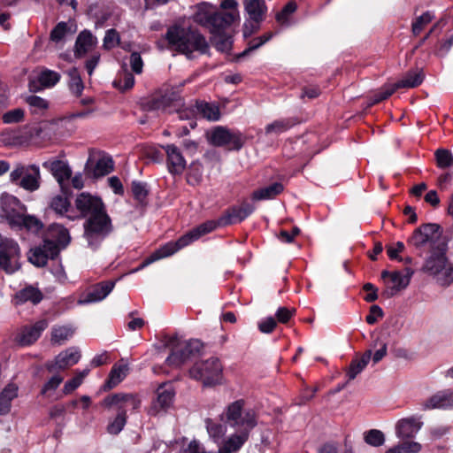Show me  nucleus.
I'll use <instances>...</instances> for the list:
<instances>
[{
  "label": "nucleus",
  "mask_w": 453,
  "mask_h": 453,
  "mask_svg": "<svg viewBox=\"0 0 453 453\" xmlns=\"http://www.w3.org/2000/svg\"><path fill=\"white\" fill-rule=\"evenodd\" d=\"M255 211L256 205L253 202L242 199L240 204L227 207L217 219L207 220L180 236L177 241L169 242L156 250L142 262L136 271L143 269L161 258L173 255L178 250L198 240L201 236L211 233L217 228L242 223Z\"/></svg>",
  "instance_id": "f257e3e1"
},
{
  "label": "nucleus",
  "mask_w": 453,
  "mask_h": 453,
  "mask_svg": "<svg viewBox=\"0 0 453 453\" xmlns=\"http://www.w3.org/2000/svg\"><path fill=\"white\" fill-rule=\"evenodd\" d=\"M408 242L418 250H421L427 243L430 245V256L424 265L426 272L437 274L445 269L448 238L443 235L442 228L439 224H422L413 231Z\"/></svg>",
  "instance_id": "f03ea898"
},
{
  "label": "nucleus",
  "mask_w": 453,
  "mask_h": 453,
  "mask_svg": "<svg viewBox=\"0 0 453 453\" xmlns=\"http://www.w3.org/2000/svg\"><path fill=\"white\" fill-rule=\"evenodd\" d=\"M70 241L67 228L59 224H51L46 231L42 243L29 250L27 259L36 267H44L49 259L58 257L60 250L65 249Z\"/></svg>",
  "instance_id": "7ed1b4c3"
},
{
  "label": "nucleus",
  "mask_w": 453,
  "mask_h": 453,
  "mask_svg": "<svg viewBox=\"0 0 453 453\" xmlns=\"http://www.w3.org/2000/svg\"><path fill=\"white\" fill-rule=\"evenodd\" d=\"M165 39L168 42L169 49L185 55L188 58H191L195 51L203 55L209 52V43L204 35L192 27L173 25L168 27Z\"/></svg>",
  "instance_id": "20e7f679"
},
{
  "label": "nucleus",
  "mask_w": 453,
  "mask_h": 453,
  "mask_svg": "<svg viewBox=\"0 0 453 453\" xmlns=\"http://www.w3.org/2000/svg\"><path fill=\"white\" fill-rule=\"evenodd\" d=\"M101 405L106 409H114L115 414L109 418L106 431L111 435H118L127 422V411L138 410L141 400L135 394L114 393L106 395Z\"/></svg>",
  "instance_id": "39448f33"
},
{
  "label": "nucleus",
  "mask_w": 453,
  "mask_h": 453,
  "mask_svg": "<svg viewBox=\"0 0 453 453\" xmlns=\"http://www.w3.org/2000/svg\"><path fill=\"white\" fill-rule=\"evenodd\" d=\"M212 5L202 2L196 5L194 21L201 27L207 28L211 35H220L226 30L235 20V14L231 12H212Z\"/></svg>",
  "instance_id": "423d86ee"
},
{
  "label": "nucleus",
  "mask_w": 453,
  "mask_h": 453,
  "mask_svg": "<svg viewBox=\"0 0 453 453\" xmlns=\"http://www.w3.org/2000/svg\"><path fill=\"white\" fill-rule=\"evenodd\" d=\"M165 346L171 349L165 365L170 368H180L191 358L200 355L203 343L198 339L180 342L177 337H171Z\"/></svg>",
  "instance_id": "0eeeda50"
},
{
  "label": "nucleus",
  "mask_w": 453,
  "mask_h": 453,
  "mask_svg": "<svg viewBox=\"0 0 453 453\" xmlns=\"http://www.w3.org/2000/svg\"><path fill=\"white\" fill-rule=\"evenodd\" d=\"M84 237L90 248L96 250L112 232L111 219L106 210L89 216L84 222Z\"/></svg>",
  "instance_id": "6e6552de"
},
{
  "label": "nucleus",
  "mask_w": 453,
  "mask_h": 453,
  "mask_svg": "<svg viewBox=\"0 0 453 453\" xmlns=\"http://www.w3.org/2000/svg\"><path fill=\"white\" fill-rule=\"evenodd\" d=\"M180 95L173 88H160L140 100L139 105L143 111H161L171 113L180 100Z\"/></svg>",
  "instance_id": "1a4fd4ad"
},
{
  "label": "nucleus",
  "mask_w": 453,
  "mask_h": 453,
  "mask_svg": "<svg viewBox=\"0 0 453 453\" xmlns=\"http://www.w3.org/2000/svg\"><path fill=\"white\" fill-rule=\"evenodd\" d=\"M222 370L219 358L211 357L206 360L196 362L189 369V375L192 379L202 381L203 386L211 387L220 383Z\"/></svg>",
  "instance_id": "9d476101"
},
{
  "label": "nucleus",
  "mask_w": 453,
  "mask_h": 453,
  "mask_svg": "<svg viewBox=\"0 0 453 453\" xmlns=\"http://www.w3.org/2000/svg\"><path fill=\"white\" fill-rule=\"evenodd\" d=\"M207 140L214 147H224L227 150L239 151L246 142V136L238 129L217 126L207 134Z\"/></svg>",
  "instance_id": "9b49d317"
},
{
  "label": "nucleus",
  "mask_w": 453,
  "mask_h": 453,
  "mask_svg": "<svg viewBox=\"0 0 453 453\" xmlns=\"http://www.w3.org/2000/svg\"><path fill=\"white\" fill-rule=\"evenodd\" d=\"M20 248L17 242L5 238L0 241V269L7 274L14 273L20 269Z\"/></svg>",
  "instance_id": "f8f14e48"
},
{
  "label": "nucleus",
  "mask_w": 453,
  "mask_h": 453,
  "mask_svg": "<svg viewBox=\"0 0 453 453\" xmlns=\"http://www.w3.org/2000/svg\"><path fill=\"white\" fill-rule=\"evenodd\" d=\"M245 429H239L238 433L232 434L219 448V453H236L249 440L250 432L257 426V417L253 412H248L243 423Z\"/></svg>",
  "instance_id": "ddd939ff"
},
{
  "label": "nucleus",
  "mask_w": 453,
  "mask_h": 453,
  "mask_svg": "<svg viewBox=\"0 0 453 453\" xmlns=\"http://www.w3.org/2000/svg\"><path fill=\"white\" fill-rule=\"evenodd\" d=\"M425 75L422 70H409L403 79L397 82L387 85L376 95L375 103L388 99L399 88H413L418 87L424 81Z\"/></svg>",
  "instance_id": "4468645a"
},
{
  "label": "nucleus",
  "mask_w": 453,
  "mask_h": 453,
  "mask_svg": "<svg viewBox=\"0 0 453 453\" xmlns=\"http://www.w3.org/2000/svg\"><path fill=\"white\" fill-rule=\"evenodd\" d=\"M42 166L50 170L53 177L59 184L62 193L65 195L73 194V190L69 186V180L72 177L73 172L67 162L59 159H54L44 162Z\"/></svg>",
  "instance_id": "2eb2a0df"
},
{
  "label": "nucleus",
  "mask_w": 453,
  "mask_h": 453,
  "mask_svg": "<svg viewBox=\"0 0 453 453\" xmlns=\"http://www.w3.org/2000/svg\"><path fill=\"white\" fill-rule=\"evenodd\" d=\"M48 326L49 321L47 319H39L32 325L23 326L20 332L16 335L15 341L20 346H30L41 337L42 332Z\"/></svg>",
  "instance_id": "dca6fc26"
},
{
  "label": "nucleus",
  "mask_w": 453,
  "mask_h": 453,
  "mask_svg": "<svg viewBox=\"0 0 453 453\" xmlns=\"http://www.w3.org/2000/svg\"><path fill=\"white\" fill-rule=\"evenodd\" d=\"M75 206L82 216H91L105 211L104 203L100 197L82 192L75 199Z\"/></svg>",
  "instance_id": "f3484780"
},
{
  "label": "nucleus",
  "mask_w": 453,
  "mask_h": 453,
  "mask_svg": "<svg viewBox=\"0 0 453 453\" xmlns=\"http://www.w3.org/2000/svg\"><path fill=\"white\" fill-rule=\"evenodd\" d=\"M166 153V165L172 175H181L186 169L187 162L180 150L174 144L163 146Z\"/></svg>",
  "instance_id": "a211bd4d"
},
{
  "label": "nucleus",
  "mask_w": 453,
  "mask_h": 453,
  "mask_svg": "<svg viewBox=\"0 0 453 453\" xmlns=\"http://www.w3.org/2000/svg\"><path fill=\"white\" fill-rule=\"evenodd\" d=\"M243 406L244 401L242 399L237 400L227 406L225 415L226 422L229 423L232 427L245 429V425L242 423L248 412H253L257 418V412L253 409L243 411Z\"/></svg>",
  "instance_id": "6ab92c4d"
},
{
  "label": "nucleus",
  "mask_w": 453,
  "mask_h": 453,
  "mask_svg": "<svg viewBox=\"0 0 453 453\" xmlns=\"http://www.w3.org/2000/svg\"><path fill=\"white\" fill-rule=\"evenodd\" d=\"M433 409H453V388L440 390L423 403V411Z\"/></svg>",
  "instance_id": "aec40b11"
},
{
  "label": "nucleus",
  "mask_w": 453,
  "mask_h": 453,
  "mask_svg": "<svg viewBox=\"0 0 453 453\" xmlns=\"http://www.w3.org/2000/svg\"><path fill=\"white\" fill-rule=\"evenodd\" d=\"M81 358V353L78 349L73 348H69L62 352H60L56 357L55 361L52 363H48L46 365V369L50 372H53L59 370H65L70 366L76 365Z\"/></svg>",
  "instance_id": "412c9836"
},
{
  "label": "nucleus",
  "mask_w": 453,
  "mask_h": 453,
  "mask_svg": "<svg viewBox=\"0 0 453 453\" xmlns=\"http://www.w3.org/2000/svg\"><path fill=\"white\" fill-rule=\"evenodd\" d=\"M113 169L114 162L109 155H103L98 158L95 165H92V161L89 157L85 166L86 174L95 179L109 174Z\"/></svg>",
  "instance_id": "4be33fe9"
},
{
  "label": "nucleus",
  "mask_w": 453,
  "mask_h": 453,
  "mask_svg": "<svg viewBox=\"0 0 453 453\" xmlns=\"http://www.w3.org/2000/svg\"><path fill=\"white\" fill-rule=\"evenodd\" d=\"M115 281L106 280L96 284L91 290L87 292L81 299L79 300V303L87 304L91 303H96L104 300L113 289Z\"/></svg>",
  "instance_id": "5701e85b"
},
{
  "label": "nucleus",
  "mask_w": 453,
  "mask_h": 453,
  "mask_svg": "<svg viewBox=\"0 0 453 453\" xmlns=\"http://www.w3.org/2000/svg\"><path fill=\"white\" fill-rule=\"evenodd\" d=\"M60 78L61 75L58 72L43 69L37 75L36 80L29 81V90L36 92L45 88H51L60 81Z\"/></svg>",
  "instance_id": "b1692460"
},
{
  "label": "nucleus",
  "mask_w": 453,
  "mask_h": 453,
  "mask_svg": "<svg viewBox=\"0 0 453 453\" xmlns=\"http://www.w3.org/2000/svg\"><path fill=\"white\" fill-rule=\"evenodd\" d=\"M423 422L415 417L400 419L396 424V435L401 439H411L421 429Z\"/></svg>",
  "instance_id": "393cba45"
},
{
  "label": "nucleus",
  "mask_w": 453,
  "mask_h": 453,
  "mask_svg": "<svg viewBox=\"0 0 453 453\" xmlns=\"http://www.w3.org/2000/svg\"><path fill=\"white\" fill-rule=\"evenodd\" d=\"M97 43V39L93 34L84 29L78 35L74 44V56L77 58L84 57Z\"/></svg>",
  "instance_id": "a878e982"
},
{
  "label": "nucleus",
  "mask_w": 453,
  "mask_h": 453,
  "mask_svg": "<svg viewBox=\"0 0 453 453\" xmlns=\"http://www.w3.org/2000/svg\"><path fill=\"white\" fill-rule=\"evenodd\" d=\"M405 275H403L399 271L392 272L391 281L394 283V286L385 291L387 297L394 296L397 292L405 289L409 286L413 271L408 267L405 268Z\"/></svg>",
  "instance_id": "bb28decb"
},
{
  "label": "nucleus",
  "mask_w": 453,
  "mask_h": 453,
  "mask_svg": "<svg viewBox=\"0 0 453 453\" xmlns=\"http://www.w3.org/2000/svg\"><path fill=\"white\" fill-rule=\"evenodd\" d=\"M244 10L255 23H261L267 12L265 0H244Z\"/></svg>",
  "instance_id": "cd10ccee"
},
{
  "label": "nucleus",
  "mask_w": 453,
  "mask_h": 453,
  "mask_svg": "<svg viewBox=\"0 0 453 453\" xmlns=\"http://www.w3.org/2000/svg\"><path fill=\"white\" fill-rule=\"evenodd\" d=\"M372 350L367 349L365 351L360 357H355L346 372V376L348 377V381L354 380L359 373L363 372V370L366 367L368 363L372 358Z\"/></svg>",
  "instance_id": "c85d7f7f"
},
{
  "label": "nucleus",
  "mask_w": 453,
  "mask_h": 453,
  "mask_svg": "<svg viewBox=\"0 0 453 453\" xmlns=\"http://www.w3.org/2000/svg\"><path fill=\"white\" fill-rule=\"evenodd\" d=\"M43 299L42 292L34 286H27L20 289L15 295L16 304H23L27 302L32 303L34 305L38 304Z\"/></svg>",
  "instance_id": "c756f323"
},
{
  "label": "nucleus",
  "mask_w": 453,
  "mask_h": 453,
  "mask_svg": "<svg viewBox=\"0 0 453 453\" xmlns=\"http://www.w3.org/2000/svg\"><path fill=\"white\" fill-rule=\"evenodd\" d=\"M127 365L114 364L111 369L107 380L103 385V389L104 391H108L117 387L121 381L125 380L127 375Z\"/></svg>",
  "instance_id": "7c9ffc66"
},
{
  "label": "nucleus",
  "mask_w": 453,
  "mask_h": 453,
  "mask_svg": "<svg viewBox=\"0 0 453 453\" xmlns=\"http://www.w3.org/2000/svg\"><path fill=\"white\" fill-rule=\"evenodd\" d=\"M40 169L36 165L27 166V172L20 180L19 185L26 190L35 191L40 187Z\"/></svg>",
  "instance_id": "2f4dec72"
},
{
  "label": "nucleus",
  "mask_w": 453,
  "mask_h": 453,
  "mask_svg": "<svg viewBox=\"0 0 453 453\" xmlns=\"http://www.w3.org/2000/svg\"><path fill=\"white\" fill-rule=\"evenodd\" d=\"M131 192L134 200L136 202L137 207L144 209L148 206L150 188L147 182L133 180L131 182Z\"/></svg>",
  "instance_id": "473e14b6"
},
{
  "label": "nucleus",
  "mask_w": 453,
  "mask_h": 453,
  "mask_svg": "<svg viewBox=\"0 0 453 453\" xmlns=\"http://www.w3.org/2000/svg\"><path fill=\"white\" fill-rule=\"evenodd\" d=\"M300 123V119L297 117H289L276 119L273 122L268 124L265 127V134H274L279 135L282 133L287 132L296 125Z\"/></svg>",
  "instance_id": "72a5a7b5"
},
{
  "label": "nucleus",
  "mask_w": 453,
  "mask_h": 453,
  "mask_svg": "<svg viewBox=\"0 0 453 453\" xmlns=\"http://www.w3.org/2000/svg\"><path fill=\"white\" fill-rule=\"evenodd\" d=\"M284 190V186L280 182H274L267 187L258 188L252 192V201H261L273 199Z\"/></svg>",
  "instance_id": "f704fd0d"
},
{
  "label": "nucleus",
  "mask_w": 453,
  "mask_h": 453,
  "mask_svg": "<svg viewBox=\"0 0 453 453\" xmlns=\"http://www.w3.org/2000/svg\"><path fill=\"white\" fill-rule=\"evenodd\" d=\"M18 396V387L15 384L7 385L0 393V416L7 414L12 406V401Z\"/></svg>",
  "instance_id": "c9c22d12"
},
{
  "label": "nucleus",
  "mask_w": 453,
  "mask_h": 453,
  "mask_svg": "<svg viewBox=\"0 0 453 453\" xmlns=\"http://www.w3.org/2000/svg\"><path fill=\"white\" fill-rule=\"evenodd\" d=\"M72 196L73 194L65 195L64 193L53 196L50 203V208L57 214L64 215L71 207L70 197Z\"/></svg>",
  "instance_id": "e433bc0d"
},
{
  "label": "nucleus",
  "mask_w": 453,
  "mask_h": 453,
  "mask_svg": "<svg viewBox=\"0 0 453 453\" xmlns=\"http://www.w3.org/2000/svg\"><path fill=\"white\" fill-rule=\"evenodd\" d=\"M196 107L197 111L209 120L217 121L220 118L219 107L211 103L197 100L196 102Z\"/></svg>",
  "instance_id": "4c0bfd02"
},
{
  "label": "nucleus",
  "mask_w": 453,
  "mask_h": 453,
  "mask_svg": "<svg viewBox=\"0 0 453 453\" xmlns=\"http://www.w3.org/2000/svg\"><path fill=\"white\" fill-rule=\"evenodd\" d=\"M434 19V14L430 11L425 12L422 15L416 17L411 23L412 34L415 36L418 35Z\"/></svg>",
  "instance_id": "58836bf2"
},
{
  "label": "nucleus",
  "mask_w": 453,
  "mask_h": 453,
  "mask_svg": "<svg viewBox=\"0 0 453 453\" xmlns=\"http://www.w3.org/2000/svg\"><path fill=\"white\" fill-rule=\"evenodd\" d=\"M174 397V391L172 388H165L160 387L157 391V401L155 402V408L160 409L168 408Z\"/></svg>",
  "instance_id": "ea45409f"
},
{
  "label": "nucleus",
  "mask_w": 453,
  "mask_h": 453,
  "mask_svg": "<svg viewBox=\"0 0 453 453\" xmlns=\"http://www.w3.org/2000/svg\"><path fill=\"white\" fill-rule=\"evenodd\" d=\"M211 42L219 51L225 52L231 49V36L226 33L220 35H211Z\"/></svg>",
  "instance_id": "a19ab883"
},
{
  "label": "nucleus",
  "mask_w": 453,
  "mask_h": 453,
  "mask_svg": "<svg viewBox=\"0 0 453 453\" xmlns=\"http://www.w3.org/2000/svg\"><path fill=\"white\" fill-rule=\"evenodd\" d=\"M26 103L29 105L32 114H41L49 108L47 100L35 95L27 96Z\"/></svg>",
  "instance_id": "79ce46f5"
},
{
  "label": "nucleus",
  "mask_w": 453,
  "mask_h": 453,
  "mask_svg": "<svg viewBox=\"0 0 453 453\" xmlns=\"http://www.w3.org/2000/svg\"><path fill=\"white\" fill-rule=\"evenodd\" d=\"M436 165L439 168L445 169L452 165L453 156L447 149H438L434 152Z\"/></svg>",
  "instance_id": "37998d69"
},
{
  "label": "nucleus",
  "mask_w": 453,
  "mask_h": 453,
  "mask_svg": "<svg viewBox=\"0 0 453 453\" xmlns=\"http://www.w3.org/2000/svg\"><path fill=\"white\" fill-rule=\"evenodd\" d=\"M207 432L214 441L219 440L226 433V426L219 422L211 418L205 420Z\"/></svg>",
  "instance_id": "c03bdc74"
},
{
  "label": "nucleus",
  "mask_w": 453,
  "mask_h": 453,
  "mask_svg": "<svg viewBox=\"0 0 453 453\" xmlns=\"http://www.w3.org/2000/svg\"><path fill=\"white\" fill-rule=\"evenodd\" d=\"M5 218L12 228L23 230V221H25L26 218L25 214L12 209L10 211H6Z\"/></svg>",
  "instance_id": "a18cd8bd"
},
{
  "label": "nucleus",
  "mask_w": 453,
  "mask_h": 453,
  "mask_svg": "<svg viewBox=\"0 0 453 453\" xmlns=\"http://www.w3.org/2000/svg\"><path fill=\"white\" fill-rule=\"evenodd\" d=\"M68 86L70 91L75 96L79 97L81 96L82 91L84 89V84L80 74L77 73L75 69L70 73V81Z\"/></svg>",
  "instance_id": "49530a36"
},
{
  "label": "nucleus",
  "mask_w": 453,
  "mask_h": 453,
  "mask_svg": "<svg viewBox=\"0 0 453 453\" xmlns=\"http://www.w3.org/2000/svg\"><path fill=\"white\" fill-rule=\"evenodd\" d=\"M365 441L373 447H380L385 442L384 434L380 430L371 429L365 433Z\"/></svg>",
  "instance_id": "de8ad7c7"
},
{
  "label": "nucleus",
  "mask_w": 453,
  "mask_h": 453,
  "mask_svg": "<svg viewBox=\"0 0 453 453\" xmlns=\"http://www.w3.org/2000/svg\"><path fill=\"white\" fill-rule=\"evenodd\" d=\"M297 9V4L295 1L288 2L283 8L275 15V19L280 24H285L288 21V18Z\"/></svg>",
  "instance_id": "09e8293b"
},
{
  "label": "nucleus",
  "mask_w": 453,
  "mask_h": 453,
  "mask_svg": "<svg viewBox=\"0 0 453 453\" xmlns=\"http://www.w3.org/2000/svg\"><path fill=\"white\" fill-rule=\"evenodd\" d=\"M73 331L69 326H55L51 331V342L60 343L72 336Z\"/></svg>",
  "instance_id": "8fccbe9b"
},
{
  "label": "nucleus",
  "mask_w": 453,
  "mask_h": 453,
  "mask_svg": "<svg viewBox=\"0 0 453 453\" xmlns=\"http://www.w3.org/2000/svg\"><path fill=\"white\" fill-rule=\"evenodd\" d=\"M25 111L21 108H15L13 110L4 112L2 116V120L4 124H15L24 120Z\"/></svg>",
  "instance_id": "3c124183"
},
{
  "label": "nucleus",
  "mask_w": 453,
  "mask_h": 453,
  "mask_svg": "<svg viewBox=\"0 0 453 453\" xmlns=\"http://www.w3.org/2000/svg\"><path fill=\"white\" fill-rule=\"evenodd\" d=\"M43 228L42 222L33 215H26L23 221V229L35 234L39 233Z\"/></svg>",
  "instance_id": "603ef678"
},
{
  "label": "nucleus",
  "mask_w": 453,
  "mask_h": 453,
  "mask_svg": "<svg viewBox=\"0 0 453 453\" xmlns=\"http://www.w3.org/2000/svg\"><path fill=\"white\" fill-rule=\"evenodd\" d=\"M120 42L119 34L114 28L108 29L104 38V48L105 50H111L119 45Z\"/></svg>",
  "instance_id": "864d4df0"
},
{
  "label": "nucleus",
  "mask_w": 453,
  "mask_h": 453,
  "mask_svg": "<svg viewBox=\"0 0 453 453\" xmlns=\"http://www.w3.org/2000/svg\"><path fill=\"white\" fill-rule=\"evenodd\" d=\"M68 32L67 24L64 21L58 23L50 31V39L54 42H61Z\"/></svg>",
  "instance_id": "5fc2aeb1"
},
{
  "label": "nucleus",
  "mask_w": 453,
  "mask_h": 453,
  "mask_svg": "<svg viewBox=\"0 0 453 453\" xmlns=\"http://www.w3.org/2000/svg\"><path fill=\"white\" fill-rule=\"evenodd\" d=\"M296 314V309L285 306L279 307L275 313V320L281 324H287Z\"/></svg>",
  "instance_id": "6e6d98bb"
},
{
  "label": "nucleus",
  "mask_w": 453,
  "mask_h": 453,
  "mask_svg": "<svg viewBox=\"0 0 453 453\" xmlns=\"http://www.w3.org/2000/svg\"><path fill=\"white\" fill-rule=\"evenodd\" d=\"M64 378L59 374L53 375L42 388L41 395H44L49 391L56 390L62 383Z\"/></svg>",
  "instance_id": "4d7b16f0"
},
{
  "label": "nucleus",
  "mask_w": 453,
  "mask_h": 453,
  "mask_svg": "<svg viewBox=\"0 0 453 453\" xmlns=\"http://www.w3.org/2000/svg\"><path fill=\"white\" fill-rule=\"evenodd\" d=\"M273 36V34L272 32H268L259 37H256V38L250 40L248 42L249 50L254 51V50H257L262 45H264L265 42L270 41Z\"/></svg>",
  "instance_id": "13d9d810"
},
{
  "label": "nucleus",
  "mask_w": 453,
  "mask_h": 453,
  "mask_svg": "<svg viewBox=\"0 0 453 453\" xmlns=\"http://www.w3.org/2000/svg\"><path fill=\"white\" fill-rule=\"evenodd\" d=\"M383 317V310L379 305L373 304L370 307V311L365 317V321L369 325H374L378 322L379 319H382Z\"/></svg>",
  "instance_id": "bf43d9fd"
},
{
  "label": "nucleus",
  "mask_w": 453,
  "mask_h": 453,
  "mask_svg": "<svg viewBox=\"0 0 453 453\" xmlns=\"http://www.w3.org/2000/svg\"><path fill=\"white\" fill-rule=\"evenodd\" d=\"M10 105L9 88L6 83L0 81V113Z\"/></svg>",
  "instance_id": "052dcab7"
},
{
  "label": "nucleus",
  "mask_w": 453,
  "mask_h": 453,
  "mask_svg": "<svg viewBox=\"0 0 453 453\" xmlns=\"http://www.w3.org/2000/svg\"><path fill=\"white\" fill-rule=\"evenodd\" d=\"M277 326V321L273 317H267L258 323V329L263 334H271Z\"/></svg>",
  "instance_id": "680f3d73"
},
{
  "label": "nucleus",
  "mask_w": 453,
  "mask_h": 453,
  "mask_svg": "<svg viewBox=\"0 0 453 453\" xmlns=\"http://www.w3.org/2000/svg\"><path fill=\"white\" fill-rule=\"evenodd\" d=\"M317 391H318V388L305 387L302 390V392L298 397L297 404L304 405L307 403H309L315 396V394Z\"/></svg>",
  "instance_id": "e2e57ef3"
},
{
  "label": "nucleus",
  "mask_w": 453,
  "mask_h": 453,
  "mask_svg": "<svg viewBox=\"0 0 453 453\" xmlns=\"http://www.w3.org/2000/svg\"><path fill=\"white\" fill-rule=\"evenodd\" d=\"M387 253H388V257L391 259V260H398V261H402V257L399 256V253L400 252H403L404 250V244L403 242H397L395 243V247L394 246H387Z\"/></svg>",
  "instance_id": "0e129e2a"
},
{
  "label": "nucleus",
  "mask_w": 453,
  "mask_h": 453,
  "mask_svg": "<svg viewBox=\"0 0 453 453\" xmlns=\"http://www.w3.org/2000/svg\"><path fill=\"white\" fill-rule=\"evenodd\" d=\"M320 94H321V90L319 86L309 85V86H305L302 88V93H301L300 97L303 99L307 97L308 99L311 100V99H315V98L319 97Z\"/></svg>",
  "instance_id": "69168bd1"
},
{
  "label": "nucleus",
  "mask_w": 453,
  "mask_h": 453,
  "mask_svg": "<svg viewBox=\"0 0 453 453\" xmlns=\"http://www.w3.org/2000/svg\"><path fill=\"white\" fill-rule=\"evenodd\" d=\"M363 290L367 292V295L364 297L365 302L372 303L378 299V288L372 283L364 284Z\"/></svg>",
  "instance_id": "338daca9"
},
{
  "label": "nucleus",
  "mask_w": 453,
  "mask_h": 453,
  "mask_svg": "<svg viewBox=\"0 0 453 453\" xmlns=\"http://www.w3.org/2000/svg\"><path fill=\"white\" fill-rule=\"evenodd\" d=\"M403 453H419L422 445L417 441H404L400 443Z\"/></svg>",
  "instance_id": "774afa93"
}]
</instances>
